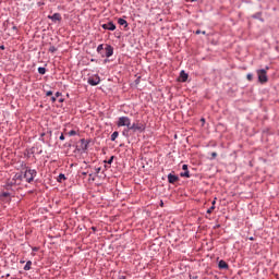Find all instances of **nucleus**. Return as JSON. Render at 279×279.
I'll return each mask as SVG.
<instances>
[{
	"mask_svg": "<svg viewBox=\"0 0 279 279\" xmlns=\"http://www.w3.org/2000/svg\"><path fill=\"white\" fill-rule=\"evenodd\" d=\"M118 128H128L130 130L132 120L129 117H120L117 122Z\"/></svg>",
	"mask_w": 279,
	"mask_h": 279,
	"instance_id": "f257e3e1",
	"label": "nucleus"
},
{
	"mask_svg": "<svg viewBox=\"0 0 279 279\" xmlns=\"http://www.w3.org/2000/svg\"><path fill=\"white\" fill-rule=\"evenodd\" d=\"M129 130H132V132L143 133L145 132V123L137 120L133 124H131Z\"/></svg>",
	"mask_w": 279,
	"mask_h": 279,
	"instance_id": "f03ea898",
	"label": "nucleus"
},
{
	"mask_svg": "<svg viewBox=\"0 0 279 279\" xmlns=\"http://www.w3.org/2000/svg\"><path fill=\"white\" fill-rule=\"evenodd\" d=\"M258 82L265 84L267 82V70H257Z\"/></svg>",
	"mask_w": 279,
	"mask_h": 279,
	"instance_id": "7ed1b4c3",
	"label": "nucleus"
},
{
	"mask_svg": "<svg viewBox=\"0 0 279 279\" xmlns=\"http://www.w3.org/2000/svg\"><path fill=\"white\" fill-rule=\"evenodd\" d=\"M87 82L90 86H98V84L101 82V78L99 75H94L89 77Z\"/></svg>",
	"mask_w": 279,
	"mask_h": 279,
	"instance_id": "20e7f679",
	"label": "nucleus"
},
{
	"mask_svg": "<svg viewBox=\"0 0 279 279\" xmlns=\"http://www.w3.org/2000/svg\"><path fill=\"white\" fill-rule=\"evenodd\" d=\"M48 19H50L52 23H60L62 21V15L60 13H54L53 15H48Z\"/></svg>",
	"mask_w": 279,
	"mask_h": 279,
	"instance_id": "39448f33",
	"label": "nucleus"
},
{
	"mask_svg": "<svg viewBox=\"0 0 279 279\" xmlns=\"http://www.w3.org/2000/svg\"><path fill=\"white\" fill-rule=\"evenodd\" d=\"M24 180L26 182H33L34 181V173L32 172V170H26L24 172Z\"/></svg>",
	"mask_w": 279,
	"mask_h": 279,
	"instance_id": "423d86ee",
	"label": "nucleus"
},
{
	"mask_svg": "<svg viewBox=\"0 0 279 279\" xmlns=\"http://www.w3.org/2000/svg\"><path fill=\"white\" fill-rule=\"evenodd\" d=\"M182 169L184 172L180 173L181 178H191V173L189 172V165H183Z\"/></svg>",
	"mask_w": 279,
	"mask_h": 279,
	"instance_id": "0eeeda50",
	"label": "nucleus"
},
{
	"mask_svg": "<svg viewBox=\"0 0 279 279\" xmlns=\"http://www.w3.org/2000/svg\"><path fill=\"white\" fill-rule=\"evenodd\" d=\"M102 29H108L109 32H114V29H117V26L114 25V23L109 22L107 24H102Z\"/></svg>",
	"mask_w": 279,
	"mask_h": 279,
	"instance_id": "6e6552de",
	"label": "nucleus"
},
{
	"mask_svg": "<svg viewBox=\"0 0 279 279\" xmlns=\"http://www.w3.org/2000/svg\"><path fill=\"white\" fill-rule=\"evenodd\" d=\"M105 51H106V58H110L114 53V48H112V46L110 45H107L105 48Z\"/></svg>",
	"mask_w": 279,
	"mask_h": 279,
	"instance_id": "1a4fd4ad",
	"label": "nucleus"
},
{
	"mask_svg": "<svg viewBox=\"0 0 279 279\" xmlns=\"http://www.w3.org/2000/svg\"><path fill=\"white\" fill-rule=\"evenodd\" d=\"M180 180V178L175 174H168V182L170 184H175V182H178Z\"/></svg>",
	"mask_w": 279,
	"mask_h": 279,
	"instance_id": "9d476101",
	"label": "nucleus"
},
{
	"mask_svg": "<svg viewBox=\"0 0 279 279\" xmlns=\"http://www.w3.org/2000/svg\"><path fill=\"white\" fill-rule=\"evenodd\" d=\"M81 149L83 150V151H86V149H88V141H86V140H81Z\"/></svg>",
	"mask_w": 279,
	"mask_h": 279,
	"instance_id": "9b49d317",
	"label": "nucleus"
},
{
	"mask_svg": "<svg viewBox=\"0 0 279 279\" xmlns=\"http://www.w3.org/2000/svg\"><path fill=\"white\" fill-rule=\"evenodd\" d=\"M219 269H228V263L226 260L221 259L218 264Z\"/></svg>",
	"mask_w": 279,
	"mask_h": 279,
	"instance_id": "f8f14e48",
	"label": "nucleus"
},
{
	"mask_svg": "<svg viewBox=\"0 0 279 279\" xmlns=\"http://www.w3.org/2000/svg\"><path fill=\"white\" fill-rule=\"evenodd\" d=\"M180 77H181V82H186V80H189V74H186V72L184 71H181Z\"/></svg>",
	"mask_w": 279,
	"mask_h": 279,
	"instance_id": "ddd939ff",
	"label": "nucleus"
},
{
	"mask_svg": "<svg viewBox=\"0 0 279 279\" xmlns=\"http://www.w3.org/2000/svg\"><path fill=\"white\" fill-rule=\"evenodd\" d=\"M118 23H119V25L128 27V21H125L124 19H119Z\"/></svg>",
	"mask_w": 279,
	"mask_h": 279,
	"instance_id": "4468645a",
	"label": "nucleus"
},
{
	"mask_svg": "<svg viewBox=\"0 0 279 279\" xmlns=\"http://www.w3.org/2000/svg\"><path fill=\"white\" fill-rule=\"evenodd\" d=\"M29 269H32V262L28 260L24 266V270L29 271Z\"/></svg>",
	"mask_w": 279,
	"mask_h": 279,
	"instance_id": "2eb2a0df",
	"label": "nucleus"
},
{
	"mask_svg": "<svg viewBox=\"0 0 279 279\" xmlns=\"http://www.w3.org/2000/svg\"><path fill=\"white\" fill-rule=\"evenodd\" d=\"M117 138H119V132L114 131V132L111 134V141H117Z\"/></svg>",
	"mask_w": 279,
	"mask_h": 279,
	"instance_id": "dca6fc26",
	"label": "nucleus"
},
{
	"mask_svg": "<svg viewBox=\"0 0 279 279\" xmlns=\"http://www.w3.org/2000/svg\"><path fill=\"white\" fill-rule=\"evenodd\" d=\"M37 71L40 75H45L47 73V69L45 68H38Z\"/></svg>",
	"mask_w": 279,
	"mask_h": 279,
	"instance_id": "f3484780",
	"label": "nucleus"
},
{
	"mask_svg": "<svg viewBox=\"0 0 279 279\" xmlns=\"http://www.w3.org/2000/svg\"><path fill=\"white\" fill-rule=\"evenodd\" d=\"M57 180H58V182H64V180H66V177L61 173V174H59Z\"/></svg>",
	"mask_w": 279,
	"mask_h": 279,
	"instance_id": "a211bd4d",
	"label": "nucleus"
},
{
	"mask_svg": "<svg viewBox=\"0 0 279 279\" xmlns=\"http://www.w3.org/2000/svg\"><path fill=\"white\" fill-rule=\"evenodd\" d=\"M113 160H114V156H111L108 161H105L107 163L105 165V167H108V165H112Z\"/></svg>",
	"mask_w": 279,
	"mask_h": 279,
	"instance_id": "6ab92c4d",
	"label": "nucleus"
},
{
	"mask_svg": "<svg viewBox=\"0 0 279 279\" xmlns=\"http://www.w3.org/2000/svg\"><path fill=\"white\" fill-rule=\"evenodd\" d=\"M49 51L50 53H56V51H58V48H56L54 46H50Z\"/></svg>",
	"mask_w": 279,
	"mask_h": 279,
	"instance_id": "aec40b11",
	"label": "nucleus"
},
{
	"mask_svg": "<svg viewBox=\"0 0 279 279\" xmlns=\"http://www.w3.org/2000/svg\"><path fill=\"white\" fill-rule=\"evenodd\" d=\"M68 134H69V136H76L77 135V131L72 130Z\"/></svg>",
	"mask_w": 279,
	"mask_h": 279,
	"instance_id": "412c9836",
	"label": "nucleus"
},
{
	"mask_svg": "<svg viewBox=\"0 0 279 279\" xmlns=\"http://www.w3.org/2000/svg\"><path fill=\"white\" fill-rule=\"evenodd\" d=\"M104 49V44H100L98 47H97V51L98 53H101V50Z\"/></svg>",
	"mask_w": 279,
	"mask_h": 279,
	"instance_id": "4be33fe9",
	"label": "nucleus"
},
{
	"mask_svg": "<svg viewBox=\"0 0 279 279\" xmlns=\"http://www.w3.org/2000/svg\"><path fill=\"white\" fill-rule=\"evenodd\" d=\"M213 210H215V206H211L209 209H207V215H211Z\"/></svg>",
	"mask_w": 279,
	"mask_h": 279,
	"instance_id": "5701e85b",
	"label": "nucleus"
},
{
	"mask_svg": "<svg viewBox=\"0 0 279 279\" xmlns=\"http://www.w3.org/2000/svg\"><path fill=\"white\" fill-rule=\"evenodd\" d=\"M253 77H254V76H253L252 74H247V75H246V80H248V82H252Z\"/></svg>",
	"mask_w": 279,
	"mask_h": 279,
	"instance_id": "b1692460",
	"label": "nucleus"
},
{
	"mask_svg": "<svg viewBox=\"0 0 279 279\" xmlns=\"http://www.w3.org/2000/svg\"><path fill=\"white\" fill-rule=\"evenodd\" d=\"M2 197H10V193L9 192H3Z\"/></svg>",
	"mask_w": 279,
	"mask_h": 279,
	"instance_id": "393cba45",
	"label": "nucleus"
},
{
	"mask_svg": "<svg viewBox=\"0 0 279 279\" xmlns=\"http://www.w3.org/2000/svg\"><path fill=\"white\" fill-rule=\"evenodd\" d=\"M51 95H53V92H51V90H48V92L46 93V96H47V97H51Z\"/></svg>",
	"mask_w": 279,
	"mask_h": 279,
	"instance_id": "a878e982",
	"label": "nucleus"
},
{
	"mask_svg": "<svg viewBox=\"0 0 279 279\" xmlns=\"http://www.w3.org/2000/svg\"><path fill=\"white\" fill-rule=\"evenodd\" d=\"M57 99H58V98H57L56 96H52V97H51L52 104H56Z\"/></svg>",
	"mask_w": 279,
	"mask_h": 279,
	"instance_id": "bb28decb",
	"label": "nucleus"
},
{
	"mask_svg": "<svg viewBox=\"0 0 279 279\" xmlns=\"http://www.w3.org/2000/svg\"><path fill=\"white\" fill-rule=\"evenodd\" d=\"M60 95H62L61 93L57 92L54 97L58 99V97H60Z\"/></svg>",
	"mask_w": 279,
	"mask_h": 279,
	"instance_id": "cd10ccee",
	"label": "nucleus"
},
{
	"mask_svg": "<svg viewBox=\"0 0 279 279\" xmlns=\"http://www.w3.org/2000/svg\"><path fill=\"white\" fill-rule=\"evenodd\" d=\"M59 138L60 141H64V134H61Z\"/></svg>",
	"mask_w": 279,
	"mask_h": 279,
	"instance_id": "c85d7f7f",
	"label": "nucleus"
},
{
	"mask_svg": "<svg viewBox=\"0 0 279 279\" xmlns=\"http://www.w3.org/2000/svg\"><path fill=\"white\" fill-rule=\"evenodd\" d=\"M213 158H217V153L211 154Z\"/></svg>",
	"mask_w": 279,
	"mask_h": 279,
	"instance_id": "c756f323",
	"label": "nucleus"
},
{
	"mask_svg": "<svg viewBox=\"0 0 279 279\" xmlns=\"http://www.w3.org/2000/svg\"><path fill=\"white\" fill-rule=\"evenodd\" d=\"M101 171V168H97L96 173H99Z\"/></svg>",
	"mask_w": 279,
	"mask_h": 279,
	"instance_id": "7c9ffc66",
	"label": "nucleus"
},
{
	"mask_svg": "<svg viewBox=\"0 0 279 279\" xmlns=\"http://www.w3.org/2000/svg\"><path fill=\"white\" fill-rule=\"evenodd\" d=\"M38 5H45V2H38Z\"/></svg>",
	"mask_w": 279,
	"mask_h": 279,
	"instance_id": "2f4dec72",
	"label": "nucleus"
},
{
	"mask_svg": "<svg viewBox=\"0 0 279 279\" xmlns=\"http://www.w3.org/2000/svg\"><path fill=\"white\" fill-rule=\"evenodd\" d=\"M201 121H202L203 123H206V120H205L204 118H202Z\"/></svg>",
	"mask_w": 279,
	"mask_h": 279,
	"instance_id": "473e14b6",
	"label": "nucleus"
},
{
	"mask_svg": "<svg viewBox=\"0 0 279 279\" xmlns=\"http://www.w3.org/2000/svg\"><path fill=\"white\" fill-rule=\"evenodd\" d=\"M0 49H1V50L5 49V46H0Z\"/></svg>",
	"mask_w": 279,
	"mask_h": 279,
	"instance_id": "72a5a7b5",
	"label": "nucleus"
},
{
	"mask_svg": "<svg viewBox=\"0 0 279 279\" xmlns=\"http://www.w3.org/2000/svg\"><path fill=\"white\" fill-rule=\"evenodd\" d=\"M211 204H213V206H215V204H217V201H213V203H211Z\"/></svg>",
	"mask_w": 279,
	"mask_h": 279,
	"instance_id": "f704fd0d",
	"label": "nucleus"
},
{
	"mask_svg": "<svg viewBox=\"0 0 279 279\" xmlns=\"http://www.w3.org/2000/svg\"><path fill=\"white\" fill-rule=\"evenodd\" d=\"M196 34H202V31H196Z\"/></svg>",
	"mask_w": 279,
	"mask_h": 279,
	"instance_id": "c9c22d12",
	"label": "nucleus"
},
{
	"mask_svg": "<svg viewBox=\"0 0 279 279\" xmlns=\"http://www.w3.org/2000/svg\"><path fill=\"white\" fill-rule=\"evenodd\" d=\"M33 252H36V247H33Z\"/></svg>",
	"mask_w": 279,
	"mask_h": 279,
	"instance_id": "e433bc0d",
	"label": "nucleus"
},
{
	"mask_svg": "<svg viewBox=\"0 0 279 279\" xmlns=\"http://www.w3.org/2000/svg\"><path fill=\"white\" fill-rule=\"evenodd\" d=\"M186 1H192L193 2V1H197V0H186Z\"/></svg>",
	"mask_w": 279,
	"mask_h": 279,
	"instance_id": "4c0bfd02",
	"label": "nucleus"
},
{
	"mask_svg": "<svg viewBox=\"0 0 279 279\" xmlns=\"http://www.w3.org/2000/svg\"><path fill=\"white\" fill-rule=\"evenodd\" d=\"M202 34H206V31H203Z\"/></svg>",
	"mask_w": 279,
	"mask_h": 279,
	"instance_id": "58836bf2",
	"label": "nucleus"
},
{
	"mask_svg": "<svg viewBox=\"0 0 279 279\" xmlns=\"http://www.w3.org/2000/svg\"><path fill=\"white\" fill-rule=\"evenodd\" d=\"M83 175H86V172H83Z\"/></svg>",
	"mask_w": 279,
	"mask_h": 279,
	"instance_id": "ea45409f",
	"label": "nucleus"
}]
</instances>
